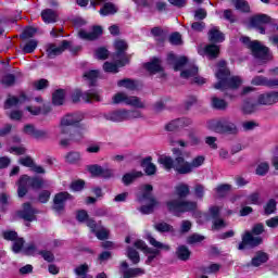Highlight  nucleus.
<instances>
[{"label": "nucleus", "mask_w": 278, "mask_h": 278, "mask_svg": "<svg viewBox=\"0 0 278 278\" xmlns=\"http://www.w3.org/2000/svg\"><path fill=\"white\" fill-rule=\"evenodd\" d=\"M268 262V254L264 252H257L256 255L252 258V266H262Z\"/></svg>", "instance_id": "32"}, {"label": "nucleus", "mask_w": 278, "mask_h": 278, "mask_svg": "<svg viewBox=\"0 0 278 278\" xmlns=\"http://www.w3.org/2000/svg\"><path fill=\"white\" fill-rule=\"evenodd\" d=\"M116 12H118V9L112 2L104 3V5L99 11L101 16H110V15L116 14Z\"/></svg>", "instance_id": "28"}, {"label": "nucleus", "mask_w": 278, "mask_h": 278, "mask_svg": "<svg viewBox=\"0 0 278 278\" xmlns=\"http://www.w3.org/2000/svg\"><path fill=\"white\" fill-rule=\"evenodd\" d=\"M103 71H105V73H118V65L115 63L105 62L103 65Z\"/></svg>", "instance_id": "54"}, {"label": "nucleus", "mask_w": 278, "mask_h": 278, "mask_svg": "<svg viewBox=\"0 0 278 278\" xmlns=\"http://www.w3.org/2000/svg\"><path fill=\"white\" fill-rule=\"evenodd\" d=\"M127 257L132 262V264H139L140 263V254H138V251H136L134 248L127 249Z\"/></svg>", "instance_id": "44"}, {"label": "nucleus", "mask_w": 278, "mask_h": 278, "mask_svg": "<svg viewBox=\"0 0 278 278\" xmlns=\"http://www.w3.org/2000/svg\"><path fill=\"white\" fill-rule=\"evenodd\" d=\"M71 199H73V195L66 191L56 193L53 199V210L64 212V203L71 201Z\"/></svg>", "instance_id": "14"}, {"label": "nucleus", "mask_w": 278, "mask_h": 278, "mask_svg": "<svg viewBox=\"0 0 278 278\" xmlns=\"http://www.w3.org/2000/svg\"><path fill=\"white\" fill-rule=\"evenodd\" d=\"M268 163H261L256 168V175L264 176L266 173H268Z\"/></svg>", "instance_id": "63"}, {"label": "nucleus", "mask_w": 278, "mask_h": 278, "mask_svg": "<svg viewBox=\"0 0 278 278\" xmlns=\"http://www.w3.org/2000/svg\"><path fill=\"white\" fill-rule=\"evenodd\" d=\"M23 244H25V240H23V238L15 239L13 243V252L21 253V249H23Z\"/></svg>", "instance_id": "60"}, {"label": "nucleus", "mask_w": 278, "mask_h": 278, "mask_svg": "<svg viewBox=\"0 0 278 278\" xmlns=\"http://www.w3.org/2000/svg\"><path fill=\"white\" fill-rule=\"evenodd\" d=\"M41 18L43 23H58V12L52 9H46L41 12Z\"/></svg>", "instance_id": "25"}, {"label": "nucleus", "mask_w": 278, "mask_h": 278, "mask_svg": "<svg viewBox=\"0 0 278 278\" xmlns=\"http://www.w3.org/2000/svg\"><path fill=\"white\" fill-rule=\"evenodd\" d=\"M212 106L215 108V110H226L227 101H225L224 99H219L218 97H213Z\"/></svg>", "instance_id": "42"}, {"label": "nucleus", "mask_w": 278, "mask_h": 278, "mask_svg": "<svg viewBox=\"0 0 278 278\" xmlns=\"http://www.w3.org/2000/svg\"><path fill=\"white\" fill-rule=\"evenodd\" d=\"M205 240V237L194 233L188 237L187 242L188 244H197V242H203Z\"/></svg>", "instance_id": "56"}, {"label": "nucleus", "mask_w": 278, "mask_h": 278, "mask_svg": "<svg viewBox=\"0 0 278 278\" xmlns=\"http://www.w3.org/2000/svg\"><path fill=\"white\" fill-rule=\"evenodd\" d=\"M253 86H267L268 88H275V86H278L277 79H268L263 76H256L252 79Z\"/></svg>", "instance_id": "20"}, {"label": "nucleus", "mask_w": 278, "mask_h": 278, "mask_svg": "<svg viewBox=\"0 0 278 278\" xmlns=\"http://www.w3.org/2000/svg\"><path fill=\"white\" fill-rule=\"evenodd\" d=\"M250 25L251 27H255L260 34H266V28L264 25H268V27H271L273 31L278 30V25L270 18V16L266 14H258L254 15L250 18Z\"/></svg>", "instance_id": "8"}, {"label": "nucleus", "mask_w": 278, "mask_h": 278, "mask_svg": "<svg viewBox=\"0 0 278 278\" xmlns=\"http://www.w3.org/2000/svg\"><path fill=\"white\" fill-rule=\"evenodd\" d=\"M278 102V92L263 93L258 97L261 105H273Z\"/></svg>", "instance_id": "21"}, {"label": "nucleus", "mask_w": 278, "mask_h": 278, "mask_svg": "<svg viewBox=\"0 0 278 278\" xmlns=\"http://www.w3.org/2000/svg\"><path fill=\"white\" fill-rule=\"evenodd\" d=\"M26 101L27 97L25 96V93H22L20 98L10 97L4 103V109L10 110V108H14V105H18V103H25Z\"/></svg>", "instance_id": "27"}, {"label": "nucleus", "mask_w": 278, "mask_h": 278, "mask_svg": "<svg viewBox=\"0 0 278 278\" xmlns=\"http://www.w3.org/2000/svg\"><path fill=\"white\" fill-rule=\"evenodd\" d=\"M151 156H148L142 162V166L143 168H146L147 175H155V172L157 170V167L155 166V164L151 163Z\"/></svg>", "instance_id": "33"}, {"label": "nucleus", "mask_w": 278, "mask_h": 278, "mask_svg": "<svg viewBox=\"0 0 278 278\" xmlns=\"http://www.w3.org/2000/svg\"><path fill=\"white\" fill-rule=\"evenodd\" d=\"M36 214H38V211L33 208L30 203H24L23 210L17 213V216L28 223H31L33 220H36Z\"/></svg>", "instance_id": "15"}, {"label": "nucleus", "mask_w": 278, "mask_h": 278, "mask_svg": "<svg viewBox=\"0 0 278 278\" xmlns=\"http://www.w3.org/2000/svg\"><path fill=\"white\" fill-rule=\"evenodd\" d=\"M113 103H125L126 105H131L132 108H144V102L140 101L138 97H129L125 92H118L113 97Z\"/></svg>", "instance_id": "9"}, {"label": "nucleus", "mask_w": 278, "mask_h": 278, "mask_svg": "<svg viewBox=\"0 0 278 278\" xmlns=\"http://www.w3.org/2000/svg\"><path fill=\"white\" fill-rule=\"evenodd\" d=\"M102 168L103 167L98 164L87 166V170L90 173V175H92V177H101Z\"/></svg>", "instance_id": "48"}, {"label": "nucleus", "mask_w": 278, "mask_h": 278, "mask_svg": "<svg viewBox=\"0 0 278 278\" xmlns=\"http://www.w3.org/2000/svg\"><path fill=\"white\" fill-rule=\"evenodd\" d=\"M144 68L150 73V75H155V73H162V71H164L160 59H153L151 62L146 63Z\"/></svg>", "instance_id": "22"}, {"label": "nucleus", "mask_w": 278, "mask_h": 278, "mask_svg": "<svg viewBox=\"0 0 278 278\" xmlns=\"http://www.w3.org/2000/svg\"><path fill=\"white\" fill-rule=\"evenodd\" d=\"M86 103H92V101H101V96L97 91H87L81 93V90L76 89L72 94L73 103H79V98Z\"/></svg>", "instance_id": "10"}, {"label": "nucleus", "mask_w": 278, "mask_h": 278, "mask_svg": "<svg viewBox=\"0 0 278 278\" xmlns=\"http://www.w3.org/2000/svg\"><path fill=\"white\" fill-rule=\"evenodd\" d=\"M189 125H192V119L182 117L168 123L165 129L166 131H177V129H184V127H188Z\"/></svg>", "instance_id": "17"}, {"label": "nucleus", "mask_w": 278, "mask_h": 278, "mask_svg": "<svg viewBox=\"0 0 278 278\" xmlns=\"http://www.w3.org/2000/svg\"><path fill=\"white\" fill-rule=\"evenodd\" d=\"M173 153L175 155L174 169L180 175H188L192 173V165L186 159L191 157L190 151H181L179 148H174Z\"/></svg>", "instance_id": "7"}, {"label": "nucleus", "mask_w": 278, "mask_h": 278, "mask_svg": "<svg viewBox=\"0 0 278 278\" xmlns=\"http://www.w3.org/2000/svg\"><path fill=\"white\" fill-rule=\"evenodd\" d=\"M242 110H243L244 114H253V112H255V104H253L249 101H245L243 103Z\"/></svg>", "instance_id": "61"}, {"label": "nucleus", "mask_w": 278, "mask_h": 278, "mask_svg": "<svg viewBox=\"0 0 278 278\" xmlns=\"http://www.w3.org/2000/svg\"><path fill=\"white\" fill-rule=\"evenodd\" d=\"M33 138H36L37 140H42L45 138H49V131L48 130L35 129Z\"/></svg>", "instance_id": "59"}, {"label": "nucleus", "mask_w": 278, "mask_h": 278, "mask_svg": "<svg viewBox=\"0 0 278 278\" xmlns=\"http://www.w3.org/2000/svg\"><path fill=\"white\" fill-rule=\"evenodd\" d=\"M38 47V41L36 39H31L25 43L23 47L24 53H34L36 51V48Z\"/></svg>", "instance_id": "45"}, {"label": "nucleus", "mask_w": 278, "mask_h": 278, "mask_svg": "<svg viewBox=\"0 0 278 278\" xmlns=\"http://www.w3.org/2000/svg\"><path fill=\"white\" fill-rule=\"evenodd\" d=\"M148 241L152 247H154L155 250L149 248L147 243L142 240H137L135 242L136 249H139V251H143V253L150 254L148 256V260L146 261V264H151L154 257H157V255H160V251H170V245L156 241L155 238L151 236H148Z\"/></svg>", "instance_id": "4"}, {"label": "nucleus", "mask_w": 278, "mask_h": 278, "mask_svg": "<svg viewBox=\"0 0 278 278\" xmlns=\"http://www.w3.org/2000/svg\"><path fill=\"white\" fill-rule=\"evenodd\" d=\"M169 42L172 45H181V35L179 33H174L169 37Z\"/></svg>", "instance_id": "64"}, {"label": "nucleus", "mask_w": 278, "mask_h": 278, "mask_svg": "<svg viewBox=\"0 0 278 278\" xmlns=\"http://www.w3.org/2000/svg\"><path fill=\"white\" fill-rule=\"evenodd\" d=\"M216 77L218 81L214 85L215 90H233L242 86V78L239 76H231L229 68H227V62L219 61L217 64Z\"/></svg>", "instance_id": "2"}, {"label": "nucleus", "mask_w": 278, "mask_h": 278, "mask_svg": "<svg viewBox=\"0 0 278 278\" xmlns=\"http://www.w3.org/2000/svg\"><path fill=\"white\" fill-rule=\"evenodd\" d=\"M231 190V186L229 185H220L216 188L217 197H225L227 192Z\"/></svg>", "instance_id": "58"}, {"label": "nucleus", "mask_w": 278, "mask_h": 278, "mask_svg": "<svg viewBox=\"0 0 278 278\" xmlns=\"http://www.w3.org/2000/svg\"><path fill=\"white\" fill-rule=\"evenodd\" d=\"M43 108H46L45 104H43ZM26 110L27 112L33 114V116H38V114H47L51 112V108L49 106H47L45 111H42L41 106H27Z\"/></svg>", "instance_id": "39"}, {"label": "nucleus", "mask_w": 278, "mask_h": 278, "mask_svg": "<svg viewBox=\"0 0 278 278\" xmlns=\"http://www.w3.org/2000/svg\"><path fill=\"white\" fill-rule=\"evenodd\" d=\"M71 47V42L63 40L60 46H55V43H51L48 49L47 53L49 58H55L56 55H61V53H64L66 49Z\"/></svg>", "instance_id": "18"}, {"label": "nucleus", "mask_w": 278, "mask_h": 278, "mask_svg": "<svg viewBox=\"0 0 278 278\" xmlns=\"http://www.w3.org/2000/svg\"><path fill=\"white\" fill-rule=\"evenodd\" d=\"M205 162V156L200 155L192 160L191 164V170H194V168H199V166H203Z\"/></svg>", "instance_id": "51"}, {"label": "nucleus", "mask_w": 278, "mask_h": 278, "mask_svg": "<svg viewBox=\"0 0 278 278\" xmlns=\"http://www.w3.org/2000/svg\"><path fill=\"white\" fill-rule=\"evenodd\" d=\"M84 79H86V81H89V86H94V81L99 79V71L91 70L89 72H86L84 74Z\"/></svg>", "instance_id": "35"}, {"label": "nucleus", "mask_w": 278, "mask_h": 278, "mask_svg": "<svg viewBox=\"0 0 278 278\" xmlns=\"http://www.w3.org/2000/svg\"><path fill=\"white\" fill-rule=\"evenodd\" d=\"M151 192H153V186L144 185L141 187V192L137 197L139 203H146L140 207L141 214H152L155 205H157V201Z\"/></svg>", "instance_id": "6"}, {"label": "nucleus", "mask_w": 278, "mask_h": 278, "mask_svg": "<svg viewBox=\"0 0 278 278\" xmlns=\"http://www.w3.org/2000/svg\"><path fill=\"white\" fill-rule=\"evenodd\" d=\"M102 34L103 28L101 26H93L91 31L80 29L78 37L81 38V40H97Z\"/></svg>", "instance_id": "16"}, {"label": "nucleus", "mask_w": 278, "mask_h": 278, "mask_svg": "<svg viewBox=\"0 0 278 278\" xmlns=\"http://www.w3.org/2000/svg\"><path fill=\"white\" fill-rule=\"evenodd\" d=\"M75 273L78 278H92L88 275V265L84 264L75 268Z\"/></svg>", "instance_id": "43"}, {"label": "nucleus", "mask_w": 278, "mask_h": 278, "mask_svg": "<svg viewBox=\"0 0 278 278\" xmlns=\"http://www.w3.org/2000/svg\"><path fill=\"white\" fill-rule=\"evenodd\" d=\"M154 229H156V231H160L161 233H166V232H173V231H175V229L173 228V226H170V225L167 224L166 222L156 223V224L154 225Z\"/></svg>", "instance_id": "37"}, {"label": "nucleus", "mask_w": 278, "mask_h": 278, "mask_svg": "<svg viewBox=\"0 0 278 278\" xmlns=\"http://www.w3.org/2000/svg\"><path fill=\"white\" fill-rule=\"evenodd\" d=\"M213 129L217 134H238V127H236V124L229 122V119L216 122Z\"/></svg>", "instance_id": "11"}, {"label": "nucleus", "mask_w": 278, "mask_h": 278, "mask_svg": "<svg viewBox=\"0 0 278 278\" xmlns=\"http://www.w3.org/2000/svg\"><path fill=\"white\" fill-rule=\"evenodd\" d=\"M65 160L68 164H76V162H79L80 155L78 152H72L65 156Z\"/></svg>", "instance_id": "55"}, {"label": "nucleus", "mask_w": 278, "mask_h": 278, "mask_svg": "<svg viewBox=\"0 0 278 278\" xmlns=\"http://www.w3.org/2000/svg\"><path fill=\"white\" fill-rule=\"evenodd\" d=\"M144 269L142 268H129L124 271V278H134V277H140L144 275Z\"/></svg>", "instance_id": "38"}, {"label": "nucleus", "mask_w": 278, "mask_h": 278, "mask_svg": "<svg viewBox=\"0 0 278 278\" xmlns=\"http://www.w3.org/2000/svg\"><path fill=\"white\" fill-rule=\"evenodd\" d=\"M175 192L179 198L167 201V210H169V212L179 216V214H184L185 212H193V210H197V202L184 200L190 194V186L179 184L176 186Z\"/></svg>", "instance_id": "1"}, {"label": "nucleus", "mask_w": 278, "mask_h": 278, "mask_svg": "<svg viewBox=\"0 0 278 278\" xmlns=\"http://www.w3.org/2000/svg\"><path fill=\"white\" fill-rule=\"evenodd\" d=\"M106 119L112 121L113 123H123V121H127V111H113L106 114Z\"/></svg>", "instance_id": "23"}, {"label": "nucleus", "mask_w": 278, "mask_h": 278, "mask_svg": "<svg viewBox=\"0 0 278 278\" xmlns=\"http://www.w3.org/2000/svg\"><path fill=\"white\" fill-rule=\"evenodd\" d=\"M22 181H26V184H28V187L30 188H42V186H45V180L42 178H38V177H29L27 175L22 176Z\"/></svg>", "instance_id": "26"}, {"label": "nucleus", "mask_w": 278, "mask_h": 278, "mask_svg": "<svg viewBox=\"0 0 278 278\" xmlns=\"http://www.w3.org/2000/svg\"><path fill=\"white\" fill-rule=\"evenodd\" d=\"M220 270V265L218 264H211L207 267H201V273L203 275H212L214 273H218Z\"/></svg>", "instance_id": "47"}, {"label": "nucleus", "mask_w": 278, "mask_h": 278, "mask_svg": "<svg viewBox=\"0 0 278 278\" xmlns=\"http://www.w3.org/2000/svg\"><path fill=\"white\" fill-rule=\"evenodd\" d=\"M208 40L215 43L225 42V34L218 27H213L208 31Z\"/></svg>", "instance_id": "24"}, {"label": "nucleus", "mask_w": 278, "mask_h": 278, "mask_svg": "<svg viewBox=\"0 0 278 278\" xmlns=\"http://www.w3.org/2000/svg\"><path fill=\"white\" fill-rule=\"evenodd\" d=\"M142 177V172H131L127 173L123 176L122 181L125 186H129V184H134L136 179Z\"/></svg>", "instance_id": "29"}, {"label": "nucleus", "mask_w": 278, "mask_h": 278, "mask_svg": "<svg viewBox=\"0 0 278 278\" xmlns=\"http://www.w3.org/2000/svg\"><path fill=\"white\" fill-rule=\"evenodd\" d=\"M94 233L98 240H108V238H110V230L106 228H100L96 230Z\"/></svg>", "instance_id": "50"}, {"label": "nucleus", "mask_w": 278, "mask_h": 278, "mask_svg": "<svg viewBox=\"0 0 278 278\" xmlns=\"http://www.w3.org/2000/svg\"><path fill=\"white\" fill-rule=\"evenodd\" d=\"M49 199H51V191L43 190L39 193V197H38L39 203H48Z\"/></svg>", "instance_id": "57"}, {"label": "nucleus", "mask_w": 278, "mask_h": 278, "mask_svg": "<svg viewBox=\"0 0 278 278\" xmlns=\"http://www.w3.org/2000/svg\"><path fill=\"white\" fill-rule=\"evenodd\" d=\"M117 86L119 88H126L127 90H136V81L125 78L119 81H117Z\"/></svg>", "instance_id": "41"}, {"label": "nucleus", "mask_w": 278, "mask_h": 278, "mask_svg": "<svg viewBox=\"0 0 278 278\" xmlns=\"http://www.w3.org/2000/svg\"><path fill=\"white\" fill-rule=\"evenodd\" d=\"M241 42L250 49L252 55L257 60L258 64H266V62H270L273 60V54H270V50L268 47L262 45V42L254 40L251 41L249 37H242Z\"/></svg>", "instance_id": "3"}, {"label": "nucleus", "mask_w": 278, "mask_h": 278, "mask_svg": "<svg viewBox=\"0 0 278 278\" xmlns=\"http://www.w3.org/2000/svg\"><path fill=\"white\" fill-rule=\"evenodd\" d=\"M100 177L103 179H111V177H114V169L102 167Z\"/></svg>", "instance_id": "62"}, {"label": "nucleus", "mask_w": 278, "mask_h": 278, "mask_svg": "<svg viewBox=\"0 0 278 278\" xmlns=\"http://www.w3.org/2000/svg\"><path fill=\"white\" fill-rule=\"evenodd\" d=\"M159 163H161L166 170H170V168H175V161L170 156H165V155L160 156Z\"/></svg>", "instance_id": "36"}, {"label": "nucleus", "mask_w": 278, "mask_h": 278, "mask_svg": "<svg viewBox=\"0 0 278 278\" xmlns=\"http://www.w3.org/2000/svg\"><path fill=\"white\" fill-rule=\"evenodd\" d=\"M176 255L178 260L187 262V260H190V250L186 245H180L176 251Z\"/></svg>", "instance_id": "34"}, {"label": "nucleus", "mask_w": 278, "mask_h": 278, "mask_svg": "<svg viewBox=\"0 0 278 278\" xmlns=\"http://www.w3.org/2000/svg\"><path fill=\"white\" fill-rule=\"evenodd\" d=\"M96 58L98 60H108V58H110V52L105 48H99L96 50Z\"/></svg>", "instance_id": "53"}, {"label": "nucleus", "mask_w": 278, "mask_h": 278, "mask_svg": "<svg viewBox=\"0 0 278 278\" xmlns=\"http://www.w3.org/2000/svg\"><path fill=\"white\" fill-rule=\"evenodd\" d=\"M65 97L66 92L63 89H59L52 94V103L54 105H63Z\"/></svg>", "instance_id": "31"}, {"label": "nucleus", "mask_w": 278, "mask_h": 278, "mask_svg": "<svg viewBox=\"0 0 278 278\" xmlns=\"http://www.w3.org/2000/svg\"><path fill=\"white\" fill-rule=\"evenodd\" d=\"M27 188H29V185L27 181H23V177L20 178L18 180V189H17V194L20 198L25 197L27 194Z\"/></svg>", "instance_id": "46"}, {"label": "nucleus", "mask_w": 278, "mask_h": 278, "mask_svg": "<svg viewBox=\"0 0 278 278\" xmlns=\"http://www.w3.org/2000/svg\"><path fill=\"white\" fill-rule=\"evenodd\" d=\"M232 3L236 10H240V12H250L251 7H249V2L244 0H232Z\"/></svg>", "instance_id": "40"}, {"label": "nucleus", "mask_w": 278, "mask_h": 278, "mask_svg": "<svg viewBox=\"0 0 278 278\" xmlns=\"http://www.w3.org/2000/svg\"><path fill=\"white\" fill-rule=\"evenodd\" d=\"M127 42H125V40H117L115 41V49L118 53V55H121V53H125V51H127Z\"/></svg>", "instance_id": "52"}, {"label": "nucleus", "mask_w": 278, "mask_h": 278, "mask_svg": "<svg viewBox=\"0 0 278 278\" xmlns=\"http://www.w3.org/2000/svg\"><path fill=\"white\" fill-rule=\"evenodd\" d=\"M204 52L211 60H214L218 58V53H220V48L216 45H207L204 48Z\"/></svg>", "instance_id": "30"}, {"label": "nucleus", "mask_w": 278, "mask_h": 278, "mask_svg": "<svg viewBox=\"0 0 278 278\" xmlns=\"http://www.w3.org/2000/svg\"><path fill=\"white\" fill-rule=\"evenodd\" d=\"M180 77L182 79H193L194 84H199L200 86L205 84V78L199 76V68L194 65L182 71Z\"/></svg>", "instance_id": "12"}, {"label": "nucleus", "mask_w": 278, "mask_h": 278, "mask_svg": "<svg viewBox=\"0 0 278 278\" xmlns=\"http://www.w3.org/2000/svg\"><path fill=\"white\" fill-rule=\"evenodd\" d=\"M84 121V114L81 113H74V114H67L61 119L60 124V131L61 134H70L71 139L75 140L76 142H79L81 138H84V135L81 132H72L71 131V125H77V123H81Z\"/></svg>", "instance_id": "5"}, {"label": "nucleus", "mask_w": 278, "mask_h": 278, "mask_svg": "<svg viewBox=\"0 0 278 278\" xmlns=\"http://www.w3.org/2000/svg\"><path fill=\"white\" fill-rule=\"evenodd\" d=\"M262 242L263 240L261 237H253V235L250 231H247L242 236V241L239 244V251L247 249V247H260Z\"/></svg>", "instance_id": "13"}, {"label": "nucleus", "mask_w": 278, "mask_h": 278, "mask_svg": "<svg viewBox=\"0 0 278 278\" xmlns=\"http://www.w3.org/2000/svg\"><path fill=\"white\" fill-rule=\"evenodd\" d=\"M35 90H45V88H49V80L41 78L33 83Z\"/></svg>", "instance_id": "49"}, {"label": "nucleus", "mask_w": 278, "mask_h": 278, "mask_svg": "<svg viewBox=\"0 0 278 278\" xmlns=\"http://www.w3.org/2000/svg\"><path fill=\"white\" fill-rule=\"evenodd\" d=\"M211 216H213V229H225L227 227V223L223 218H218V215L220 214V207L218 206H212L210 208Z\"/></svg>", "instance_id": "19"}]
</instances>
